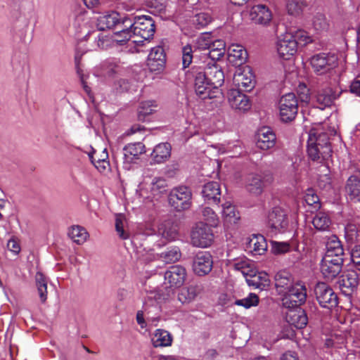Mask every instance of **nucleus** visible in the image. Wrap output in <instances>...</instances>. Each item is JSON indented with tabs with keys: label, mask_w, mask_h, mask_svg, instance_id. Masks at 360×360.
<instances>
[{
	"label": "nucleus",
	"mask_w": 360,
	"mask_h": 360,
	"mask_svg": "<svg viewBox=\"0 0 360 360\" xmlns=\"http://www.w3.org/2000/svg\"><path fill=\"white\" fill-rule=\"evenodd\" d=\"M307 153L313 161L321 158L328 160L332 153L328 134L318 129H311L307 140Z\"/></svg>",
	"instance_id": "nucleus-1"
},
{
	"label": "nucleus",
	"mask_w": 360,
	"mask_h": 360,
	"mask_svg": "<svg viewBox=\"0 0 360 360\" xmlns=\"http://www.w3.org/2000/svg\"><path fill=\"white\" fill-rule=\"evenodd\" d=\"M122 24L131 27L133 35L140 37L143 40L153 38L155 33V22L150 16H136L133 18L124 17L122 18Z\"/></svg>",
	"instance_id": "nucleus-2"
},
{
	"label": "nucleus",
	"mask_w": 360,
	"mask_h": 360,
	"mask_svg": "<svg viewBox=\"0 0 360 360\" xmlns=\"http://www.w3.org/2000/svg\"><path fill=\"white\" fill-rule=\"evenodd\" d=\"M283 295L282 304L284 307L288 309L299 307L306 301L307 288L304 285L300 283H295L292 287Z\"/></svg>",
	"instance_id": "nucleus-3"
},
{
	"label": "nucleus",
	"mask_w": 360,
	"mask_h": 360,
	"mask_svg": "<svg viewBox=\"0 0 360 360\" xmlns=\"http://www.w3.org/2000/svg\"><path fill=\"white\" fill-rule=\"evenodd\" d=\"M310 64L314 72L317 75H321L336 67L338 57L332 53H320L311 57Z\"/></svg>",
	"instance_id": "nucleus-4"
},
{
	"label": "nucleus",
	"mask_w": 360,
	"mask_h": 360,
	"mask_svg": "<svg viewBox=\"0 0 360 360\" xmlns=\"http://www.w3.org/2000/svg\"><path fill=\"white\" fill-rule=\"evenodd\" d=\"M191 236L192 245L199 248L209 247L214 240L212 226L203 222L196 224Z\"/></svg>",
	"instance_id": "nucleus-5"
},
{
	"label": "nucleus",
	"mask_w": 360,
	"mask_h": 360,
	"mask_svg": "<svg viewBox=\"0 0 360 360\" xmlns=\"http://www.w3.org/2000/svg\"><path fill=\"white\" fill-rule=\"evenodd\" d=\"M194 87L196 94L202 100L217 97L215 91L207 79L206 74L201 68L193 71Z\"/></svg>",
	"instance_id": "nucleus-6"
},
{
	"label": "nucleus",
	"mask_w": 360,
	"mask_h": 360,
	"mask_svg": "<svg viewBox=\"0 0 360 360\" xmlns=\"http://www.w3.org/2000/svg\"><path fill=\"white\" fill-rule=\"evenodd\" d=\"M192 193L189 188L179 186L173 188L169 195V202L176 211L187 210L191 205Z\"/></svg>",
	"instance_id": "nucleus-7"
},
{
	"label": "nucleus",
	"mask_w": 360,
	"mask_h": 360,
	"mask_svg": "<svg viewBox=\"0 0 360 360\" xmlns=\"http://www.w3.org/2000/svg\"><path fill=\"white\" fill-rule=\"evenodd\" d=\"M279 112L284 122H291L295 118L298 112V101L295 94L288 93L281 98Z\"/></svg>",
	"instance_id": "nucleus-8"
},
{
	"label": "nucleus",
	"mask_w": 360,
	"mask_h": 360,
	"mask_svg": "<svg viewBox=\"0 0 360 360\" xmlns=\"http://www.w3.org/2000/svg\"><path fill=\"white\" fill-rule=\"evenodd\" d=\"M314 292L316 299L321 307L331 309L338 306V295L326 283H317L315 287Z\"/></svg>",
	"instance_id": "nucleus-9"
},
{
	"label": "nucleus",
	"mask_w": 360,
	"mask_h": 360,
	"mask_svg": "<svg viewBox=\"0 0 360 360\" xmlns=\"http://www.w3.org/2000/svg\"><path fill=\"white\" fill-rule=\"evenodd\" d=\"M268 225L274 234L284 233L288 226V219L285 212L280 207H274L268 215Z\"/></svg>",
	"instance_id": "nucleus-10"
},
{
	"label": "nucleus",
	"mask_w": 360,
	"mask_h": 360,
	"mask_svg": "<svg viewBox=\"0 0 360 360\" xmlns=\"http://www.w3.org/2000/svg\"><path fill=\"white\" fill-rule=\"evenodd\" d=\"M338 284L344 295L352 297L360 284V274L354 270H347L339 278Z\"/></svg>",
	"instance_id": "nucleus-11"
},
{
	"label": "nucleus",
	"mask_w": 360,
	"mask_h": 360,
	"mask_svg": "<svg viewBox=\"0 0 360 360\" xmlns=\"http://www.w3.org/2000/svg\"><path fill=\"white\" fill-rule=\"evenodd\" d=\"M344 259L342 257H323L320 269L323 276L327 281H332L341 272L343 266Z\"/></svg>",
	"instance_id": "nucleus-12"
},
{
	"label": "nucleus",
	"mask_w": 360,
	"mask_h": 360,
	"mask_svg": "<svg viewBox=\"0 0 360 360\" xmlns=\"http://www.w3.org/2000/svg\"><path fill=\"white\" fill-rule=\"evenodd\" d=\"M297 44L298 42L292 34L285 33L281 35L276 44L277 51L280 58L284 60L290 59L297 52Z\"/></svg>",
	"instance_id": "nucleus-13"
},
{
	"label": "nucleus",
	"mask_w": 360,
	"mask_h": 360,
	"mask_svg": "<svg viewBox=\"0 0 360 360\" xmlns=\"http://www.w3.org/2000/svg\"><path fill=\"white\" fill-rule=\"evenodd\" d=\"M272 181L273 175L271 173L250 174L246 179L245 188L248 192L259 195L262 193L264 187Z\"/></svg>",
	"instance_id": "nucleus-14"
},
{
	"label": "nucleus",
	"mask_w": 360,
	"mask_h": 360,
	"mask_svg": "<svg viewBox=\"0 0 360 360\" xmlns=\"http://www.w3.org/2000/svg\"><path fill=\"white\" fill-rule=\"evenodd\" d=\"M213 266L212 257L210 252L205 251L198 252L193 259V270L200 276L208 274Z\"/></svg>",
	"instance_id": "nucleus-15"
},
{
	"label": "nucleus",
	"mask_w": 360,
	"mask_h": 360,
	"mask_svg": "<svg viewBox=\"0 0 360 360\" xmlns=\"http://www.w3.org/2000/svg\"><path fill=\"white\" fill-rule=\"evenodd\" d=\"M233 81L238 87L237 89L244 91H250L255 86V76L249 67L243 71L236 72L234 74Z\"/></svg>",
	"instance_id": "nucleus-16"
},
{
	"label": "nucleus",
	"mask_w": 360,
	"mask_h": 360,
	"mask_svg": "<svg viewBox=\"0 0 360 360\" xmlns=\"http://www.w3.org/2000/svg\"><path fill=\"white\" fill-rule=\"evenodd\" d=\"M166 63V54L162 46L153 47L147 60V65L151 72L160 71L165 67Z\"/></svg>",
	"instance_id": "nucleus-17"
},
{
	"label": "nucleus",
	"mask_w": 360,
	"mask_h": 360,
	"mask_svg": "<svg viewBox=\"0 0 360 360\" xmlns=\"http://www.w3.org/2000/svg\"><path fill=\"white\" fill-rule=\"evenodd\" d=\"M228 101L231 108L236 110L247 111L251 107L249 97L239 89H230L228 92Z\"/></svg>",
	"instance_id": "nucleus-18"
},
{
	"label": "nucleus",
	"mask_w": 360,
	"mask_h": 360,
	"mask_svg": "<svg viewBox=\"0 0 360 360\" xmlns=\"http://www.w3.org/2000/svg\"><path fill=\"white\" fill-rule=\"evenodd\" d=\"M208 81L217 94L219 91V87L221 86L224 82V73L221 68L215 63H208L205 69L203 70Z\"/></svg>",
	"instance_id": "nucleus-19"
},
{
	"label": "nucleus",
	"mask_w": 360,
	"mask_h": 360,
	"mask_svg": "<svg viewBox=\"0 0 360 360\" xmlns=\"http://www.w3.org/2000/svg\"><path fill=\"white\" fill-rule=\"evenodd\" d=\"M186 276V269L180 265L172 266L165 273V279L170 287H181L185 281Z\"/></svg>",
	"instance_id": "nucleus-20"
},
{
	"label": "nucleus",
	"mask_w": 360,
	"mask_h": 360,
	"mask_svg": "<svg viewBox=\"0 0 360 360\" xmlns=\"http://www.w3.org/2000/svg\"><path fill=\"white\" fill-rule=\"evenodd\" d=\"M340 94L341 91L330 86L320 89L316 96L317 107L321 110L330 107Z\"/></svg>",
	"instance_id": "nucleus-21"
},
{
	"label": "nucleus",
	"mask_w": 360,
	"mask_h": 360,
	"mask_svg": "<svg viewBox=\"0 0 360 360\" xmlns=\"http://www.w3.org/2000/svg\"><path fill=\"white\" fill-rule=\"evenodd\" d=\"M276 141V134L271 128L263 127L257 131L256 145L261 150L272 148Z\"/></svg>",
	"instance_id": "nucleus-22"
},
{
	"label": "nucleus",
	"mask_w": 360,
	"mask_h": 360,
	"mask_svg": "<svg viewBox=\"0 0 360 360\" xmlns=\"http://www.w3.org/2000/svg\"><path fill=\"white\" fill-rule=\"evenodd\" d=\"M250 17L255 24L266 26L272 20V13L266 6L257 4L252 6Z\"/></svg>",
	"instance_id": "nucleus-23"
},
{
	"label": "nucleus",
	"mask_w": 360,
	"mask_h": 360,
	"mask_svg": "<svg viewBox=\"0 0 360 360\" xmlns=\"http://www.w3.org/2000/svg\"><path fill=\"white\" fill-rule=\"evenodd\" d=\"M98 30H105L113 27H122V18L120 17V14L117 12L100 16L97 20L96 24Z\"/></svg>",
	"instance_id": "nucleus-24"
},
{
	"label": "nucleus",
	"mask_w": 360,
	"mask_h": 360,
	"mask_svg": "<svg viewBox=\"0 0 360 360\" xmlns=\"http://www.w3.org/2000/svg\"><path fill=\"white\" fill-rule=\"evenodd\" d=\"M202 197L209 204H217L220 202L221 188L218 182L210 181L205 184L202 190Z\"/></svg>",
	"instance_id": "nucleus-25"
},
{
	"label": "nucleus",
	"mask_w": 360,
	"mask_h": 360,
	"mask_svg": "<svg viewBox=\"0 0 360 360\" xmlns=\"http://www.w3.org/2000/svg\"><path fill=\"white\" fill-rule=\"evenodd\" d=\"M286 319L289 324L298 329L304 328L308 323L307 315L300 307L290 309L287 313Z\"/></svg>",
	"instance_id": "nucleus-26"
},
{
	"label": "nucleus",
	"mask_w": 360,
	"mask_h": 360,
	"mask_svg": "<svg viewBox=\"0 0 360 360\" xmlns=\"http://www.w3.org/2000/svg\"><path fill=\"white\" fill-rule=\"evenodd\" d=\"M274 280L275 287L278 294H283L295 283L291 274L285 270L277 272Z\"/></svg>",
	"instance_id": "nucleus-27"
},
{
	"label": "nucleus",
	"mask_w": 360,
	"mask_h": 360,
	"mask_svg": "<svg viewBox=\"0 0 360 360\" xmlns=\"http://www.w3.org/2000/svg\"><path fill=\"white\" fill-rule=\"evenodd\" d=\"M171 145L167 142L158 144L150 155L153 163L160 164L167 161L171 155Z\"/></svg>",
	"instance_id": "nucleus-28"
},
{
	"label": "nucleus",
	"mask_w": 360,
	"mask_h": 360,
	"mask_svg": "<svg viewBox=\"0 0 360 360\" xmlns=\"http://www.w3.org/2000/svg\"><path fill=\"white\" fill-rule=\"evenodd\" d=\"M345 192L351 200L360 202V176L352 175L348 178Z\"/></svg>",
	"instance_id": "nucleus-29"
},
{
	"label": "nucleus",
	"mask_w": 360,
	"mask_h": 360,
	"mask_svg": "<svg viewBox=\"0 0 360 360\" xmlns=\"http://www.w3.org/2000/svg\"><path fill=\"white\" fill-rule=\"evenodd\" d=\"M123 151L125 161L131 162L146 152L145 145L141 142L129 143L124 147Z\"/></svg>",
	"instance_id": "nucleus-30"
},
{
	"label": "nucleus",
	"mask_w": 360,
	"mask_h": 360,
	"mask_svg": "<svg viewBox=\"0 0 360 360\" xmlns=\"http://www.w3.org/2000/svg\"><path fill=\"white\" fill-rule=\"evenodd\" d=\"M248 52L243 46L239 44H232L229 48V58L232 63L237 65H240L246 61Z\"/></svg>",
	"instance_id": "nucleus-31"
},
{
	"label": "nucleus",
	"mask_w": 360,
	"mask_h": 360,
	"mask_svg": "<svg viewBox=\"0 0 360 360\" xmlns=\"http://www.w3.org/2000/svg\"><path fill=\"white\" fill-rule=\"evenodd\" d=\"M226 44L221 39L205 43V49L209 50L207 55L212 60L219 59L224 55Z\"/></svg>",
	"instance_id": "nucleus-32"
},
{
	"label": "nucleus",
	"mask_w": 360,
	"mask_h": 360,
	"mask_svg": "<svg viewBox=\"0 0 360 360\" xmlns=\"http://www.w3.org/2000/svg\"><path fill=\"white\" fill-rule=\"evenodd\" d=\"M158 232L167 240H174L178 236L177 225L171 220H166L160 224Z\"/></svg>",
	"instance_id": "nucleus-33"
},
{
	"label": "nucleus",
	"mask_w": 360,
	"mask_h": 360,
	"mask_svg": "<svg viewBox=\"0 0 360 360\" xmlns=\"http://www.w3.org/2000/svg\"><path fill=\"white\" fill-rule=\"evenodd\" d=\"M248 248L255 255H261L267 249V243L264 237L262 235H254L248 243Z\"/></svg>",
	"instance_id": "nucleus-34"
},
{
	"label": "nucleus",
	"mask_w": 360,
	"mask_h": 360,
	"mask_svg": "<svg viewBox=\"0 0 360 360\" xmlns=\"http://www.w3.org/2000/svg\"><path fill=\"white\" fill-rule=\"evenodd\" d=\"M172 336L165 330L157 329L152 338V343L155 347H168L172 345Z\"/></svg>",
	"instance_id": "nucleus-35"
},
{
	"label": "nucleus",
	"mask_w": 360,
	"mask_h": 360,
	"mask_svg": "<svg viewBox=\"0 0 360 360\" xmlns=\"http://www.w3.org/2000/svg\"><path fill=\"white\" fill-rule=\"evenodd\" d=\"M326 253L325 257H342L343 258L344 250L341 242L338 238L333 236L326 244Z\"/></svg>",
	"instance_id": "nucleus-36"
},
{
	"label": "nucleus",
	"mask_w": 360,
	"mask_h": 360,
	"mask_svg": "<svg viewBox=\"0 0 360 360\" xmlns=\"http://www.w3.org/2000/svg\"><path fill=\"white\" fill-rule=\"evenodd\" d=\"M247 282L249 285H252L261 290H266L270 285L269 275L265 272H259L253 275L250 279H247Z\"/></svg>",
	"instance_id": "nucleus-37"
},
{
	"label": "nucleus",
	"mask_w": 360,
	"mask_h": 360,
	"mask_svg": "<svg viewBox=\"0 0 360 360\" xmlns=\"http://www.w3.org/2000/svg\"><path fill=\"white\" fill-rule=\"evenodd\" d=\"M345 238L350 244L360 242V224L354 221L348 223L345 228Z\"/></svg>",
	"instance_id": "nucleus-38"
},
{
	"label": "nucleus",
	"mask_w": 360,
	"mask_h": 360,
	"mask_svg": "<svg viewBox=\"0 0 360 360\" xmlns=\"http://www.w3.org/2000/svg\"><path fill=\"white\" fill-rule=\"evenodd\" d=\"M222 217L226 223L236 224L240 219V214L236 207L229 202L223 205Z\"/></svg>",
	"instance_id": "nucleus-39"
},
{
	"label": "nucleus",
	"mask_w": 360,
	"mask_h": 360,
	"mask_svg": "<svg viewBox=\"0 0 360 360\" xmlns=\"http://www.w3.org/2000/svg\"><path fill=\"white\" fill-rule=\"evenodd\" d=\"M69 237L77 244H83L89 237L86 230L79 225L72 226L68 231Z\"/></svg>",
	"instance_id": "nucleus-40"
},
{
	"label": "nucleus",
	"mask_w": 360,
	"mask_h": 360,
	"mask_svg": "<svg viewBox=\"0 0 360 360\" xmlns=\"http://www.w3.org/2000/svg\"><path fill=\"white\" fill-rule=\"evenodd\" d=\"M312 224L316 230L324 231L331 225V219L326 212H319L314 217Z\"/></svg>",
	"instance_id": "nucleus-41"
},
{
	"label": "nucleus",
	"mask_w": 360,
	"mask_h": 360,
	"mask_svg": "<svg viewBox=\"0 0 360 360\" xmlns=\"http://www.w3.org/2000/svg\"><path fill=\"white\" fill-rule=\"evenodd\" d=\"M199 292L200 290L197 285H191L188 287L183 288L178 294V300L181 303L190 302L196 297Z\"/></svg>",
	"instance_id": "nucleus-42"
},
{
	"label": "nucleus",
	"mask_w": 360,
	"mask_h": 360,
	"mask_svg": "<svg viewBox=\"0 0 360 360\" xmlns=\"http://www.w3.org/2000/svg\"><path fill=\"white\" fill-rule=\"evenodd\" d=\"M35 283L41 303L47 300V281L45 276L40 271L36 273Z\"/></svg>",
	"instance_id": "nucleus-43"
},
{
	"label": "nucleus",
	"mask_w": 360,
	"mask_h": 360,
	"mask_svg": "<svg viewBox=\"0 0 360 360\" xmlns=\"http://www.w3.org/2000/svg\"><path fill=\"white\" fill-rule=\"evenodd\" d=\"M311 24L314 30L318 33L326 32L329 28V22L325 15L319 13L314 15Z\"/></svg>",
	"instance_id": "nucleus-44"
},
{
	"label": "nucleus",
	"mask_w": 360,
	"mask_h": 360,
	"mask_svg": "<svg viewBox=\"0 0 360 360\" xmlns=\"http://www.w3.org/2000/svg\"><path fill=\"white\" fill-rule=\"evenodd\" d=\"M117 31L114 33V40L119 44L123 45L133 36L131 27L127 26L117 27Z\"/></svg>",
	"instance_id": "nucleus-45"
},
{
	"label": "nucleus",
	"mask_w": 360,
	"mask_h": 360,
	"mask_svg": "<svg viewBox=\"0 0 360 360\" xmlns=\"http://www.w3.org/2000/svg\"><path fill=\"white\" fill-rule=\"evenodd\" d=\"M304 201L311 208V212L316 211L321 208L320 199L312 188H308L306 191Z\"/></svg>",
	"instance_id": "nucleus-46"
},
{
	"label": "nucleus",
	"mask_w": 360,
	"mask_h": 360,
	"mask_svg": "<svg viewBox=\"0 0 360 360\" xmlns=\"http://www.w3.org/2000/svg\"><path fill=\"white\" fill-rule=\"evenodd\" d=\"M181 257L180 249L176 246L167 249L160 255V257L166 263H174L179 261Z\"/></svg>",
	"instance_id": "nucleus-47"
},
{
	"label": "nucleus",
	"mask_w": 360,
	"mask_h": 360,
	"mask_svg": "<svg viewBox=\"0 0 360 360\" xmlns=\"http://www.w3.org/2000/svg\"><path fill=\"white\" fill-rule=\"evenodd\" d=\"M156 102L154 101H146L140 103L138 116L139 119L144 118L146 115L152 114L157 108Z\"/></svg>",
	"instance_id": "nucleus-48"
},
{
	"label": "nucleus",
	"mask_w": 360,
	"mask_h": 360,
	"mask_svg": "<svg viewBox=\"0 0 360 360\" xmlns=\"http://www.w3.org/2000/svg\"><path fill=\"white\" fill-rule=\"evenodd\" d=\"M127 222L126 217L122 214H117L115 215V230L119 237L122 240L128 239L129 233L124 230V224Z\"/></svg>",
	"instance_id": "nucleus-49"
},
{
	"label": "nucleus",
	"mask_w": 360,
	"mask_h": 360,
	"mask_svg": "<svg viewBox=\"0 0 360 360\" xmlns=\"http://www.w3.org/2000/svg\"><path fill=\"white\" fill-rule=\"evenodd\" d=\"M305 6L306 3L304 0H288L286 4L288 13L292 15H299Z\"/></svg>",
	"instance_id": "nucleus-50"
},
{
	"label": "nucleus",
	"mask_w": 360,
	"mask_h": 360,
	"mask_svg": "<svg viewBox=\"0 0 360 360\" xmlns=\"http://www.w3.org/2000/svg\"><path fill=\"white\" fill-rule=\"evenodd\" d=\"M259 302V298L255 293H250L247 297L243 299L236 300L235 304L242 306L245 309H249L252 307L257 306Z\"/></svg>",
	"instance_id": "nucleus-51"
},
{
	"label": "nucleus",
	"mask_w": 360,
	"mask_h": 360,
	"mask_svg": "<svg viewBox=\"0 0 360 360\" xmlns=\"http://www.w3.org/2000/svg\"><path fill=\"white\" fill-rule=\"evenodd\" d=\"M167 187V181L164 178L155 177L151 183V192L153 195H158L166 192Z\"/></svg>",
	"instance_id": "nucleus-52"
},
{
	"label": "nucleus",
	"mask_w": 360,
	"mask_h": 360,
	"mask_svg": "<svg viewBox=\"0 0 360 360\" xmlns=\"http://www.w3.org/2000/svg\"><path fill=\"white\" fill-rule=\"evenodd\" d=\"M202 216L210 226L216 227L219 223V218L217 214L210 207H205L202 210Z\"/></svg>",
	"instance_id": "nucleus-53"
},
{
	"label": "nucleus",
	"mask_w": 360,
	"mask_h": 360,
	"mask_svg": "<svg viewBox=\"0 0 360 360\" xmlns=\"http://www.w3.org/2000/svg\"><path fill=\"white\" fill-rule=\"evenodd\" d=\"M82 59V55H79V53H76L75 56V66L76 70L78 75L79 76L82 86L85 92L88 94L91 92L90 87L87 85L86 82L84 78V75L82 73V70L79 67L80 61Z\"/></svg>",
	"instance_id": "nucleus-54"
},
{
	"label": "nucleus",
	"mask_w": 360,
	"mask_h": 360,
	"mask_svg": "<svg viewBox=\"0 0 360 360\" xmlns=\"http://www.w3.org/2000/svg\"><path fill=\"white\" fill-rule=\"evenodd\" d=\"M193 60V50L191 45L188 44L182 49V65L184 68H188Z\"/></svg>",
	"instance_id": "nucleus-55"
},
{
	"label": "nucleus",
	"mask_w": 360,
	"mask_h": 360,
	"mask_svg": "<svg viewBox=\"0 0 360 360\" xmlns=\"http://www.w3.org/2000/svg\"><path fill=\"white\" fill-rule=\"evenodd\" d=\"M108 155H105V158L102 159H96L93 154H89V158L91 160V163L95 166V167L101 172L105 170L107 166L109 165L108 161H106V158Z\"/></svg>",
	"instance_id": "nucleus-56"
},
{
	"label": "nucleus",
	"mask_w": 360,
	"mask_h": 360,
	"mask_svg": "<svg viewBox=\"0 0 360 360\" xmlns=\"http://www.w3.org/2000/svg\"><path fill=\"white\" fill-rule=\"evenodd\" d=\"M195 18V23L198 26V28L204 27L212 21L211 16L206 13H198Z\"/></svg>",
	"instance_id": "nucleus-57"
},
{
	"label": "nucleus",
	"mask_w": 360,
	"mask_h": 360,
	"mask_svg": "<svg viewBox=\"0 0 360 360\" xmlns=\"http://www.w3.org/2000/svg\"><path fill=\"white\" fill-rule=\"evenodd\" d=\"M290 245L288 243L274 242L273 243V252L275 254H284L290 250Z\"/></svg>",
	"instance_id": "nucleus-58"
},
{
	"label": "nucleus",
	"mask_w": 360,
	"mask_h": 360,
	"mask_svg": "<svg viewBox=\"0 0 360 360\" xmlns=\"http://www.w3.org/2000/svg\"><path fill=\"white\" fill-rule=\"evenodd\" d=\"M294 37L297 41L298 40L300 43H302L304 45L312 41L308 34L303 30L297 31Z\"/></svg>",
	"instance_id": "nucleus-59"
},
{
	"label": "nucleus",
	"mask_w": 360,
	"mask_h": 360,
	"mask_svg": "<svg viewBox=\"0 0 360 360\" xmlns=\"http://www.w3.org/2000/svg\"><path fill=\"white\" fill-rule=\"evenodd\" d=\"M351 259L354 266L360 271V250H357L354 247L352 250Z\"/></svg>",
	"instance_id": "nucleus-60"
},
{
	"label": "nucleus",
	"mask_w": 360,
	"mask_h": 360,
	"mask_svg": "<svg viewBox=\"0 0 360 360\" xmlns=\"http://www.w3.org/2000/svg\"><path fill=\"white\" fill-rule=\"evenodd\" d=\"M8 250L15 254H18L20 251V247L15 238H11L7 243Z\"/></svg>",
	"instance_id": "nucleus-61"
},
{
	"label": "nucleus",
	"mask_w": 360,
	"mask_h": 360,
	"mask_svg": "<svg viewBox=\"0 0 360 360\" xmlns=\"http://www.w3.org/2000/svg\"><path fill=\"white\" fill-rule=\"evenodd\" d=\"M350 91L360 97V79H354L350 85Z\"/></svg>",
	"instance_id": "nucleus-62"
},
{
	"label": "nucleus",
	"mask_w": 360,
	"mask_h": 360,
	"mask_svg": "<svg viewBox=\"0 0 360 360\" xmlns=\"http://www.w3.org/2000/svg\"><path fill=\"white\" fill-rule=\"evenodd\" d=\"M318 185L320 188L325 189L330 188L331 186L330 178L327 175L324 176L323 179L319 180Z\"/></svg>",
	"instance_id": "nucleus-63"
},
{
	"label": "nucleus",
	"mask_w": 360,
	"mask_h": 360,
	"mask_svg": "<svg viewBox=\"0 0 360 360\" xmlns=\"http://www.w3.org/2000/svg\"><path fill=\"white\" fill-rule=\"evenodd\" d=\"M281 360H299V358L295 352L288 351L282 355Z\"/></svg>",
	"instance_id": "nucleus-64"
}]
</instances>
